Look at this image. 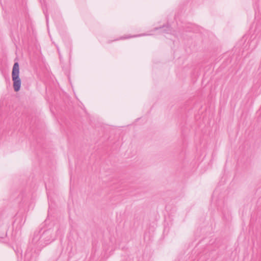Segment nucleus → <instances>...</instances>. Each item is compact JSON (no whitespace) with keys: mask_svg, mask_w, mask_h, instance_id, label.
I'll return each instance as SVG.
<instances>
[{"mask_svg":"<svg viewBox=\"0 0 261 261\" xmlns=\"http://www.w3.org/2000/svg\"><path fill=\"white\" fill-rule=\"evenodd\" d=\"M59 231V228L57 226L55 228H50L44 230L40 236H39L40 232H35L32 242V243L35 244L41 239V241L43 242L45 245L49 244L56 240L57 232Z\"/></svg>","mask_w":261,"mask_h":261,"instance_id":"obj_1","label":"nucleus"},{"mask_svg":"<svg viewBox=\"0 0 261 261\" xmlns=\"http://www.w3.org/2000/svg\"><path fill=\"white\" fill-rule=\"evenodd\" d=\"M19 65L18 62H15L12 67V80L13 87L15 92H18L21 88V81L19 77Z\"/></svg>","mask_w":261,"mask_h":261,"instance_id":"obj_2","label":"nucleus"},{"mask_svg":"<svg viewBox=\"0 0 261 261\" xmlns=\"http://www.w3.org/2000/svg\"><path fill=\"white\" fill-rule=\"evenodd\" d=\"M254 32L255 37L258 36V38H260L261 37V17L256 19Z\"/></svg>","mask_w":261,"mask_h":261,"instance_id":"obj_3","label":"nucleus"},{"mask_svg":"<svg viewBox=\"0 0 261 261\" xmlns=\"http://www.w3.org/2000/svg\"><path fill=\"white\" fill-rule=\"evenodd\" d=\"M156 30H162V32L163 33L166 34H169L171 32V27L170 25L167 24H164L162 25V27H160L159 28H156Z\"/></svg>","mask_w":261,"mask_h":261,"instance_id":"obj_4","label":"nucleus"},{"mask_svg":"<svg viewBox=\"0 0 261 261\" xmlns=\"http://www.w3.org/2000/svg\"><path fill=\"white\" fill-rule=\"evenodd\" d=\"M130 37V36H128V37H122V39H127V38H129Z\"/></svg>","mask_w":261,"mask_h":261,"instance_id":"obj_5","label":"nucleus"},{"mask_svg":"<svg viewBox=\"0 0 261 261\" xmlns=\"http://www.w3.org/2000/svg\"><path fill=\"white\" fill-rule=\"evenodd\" d=\"M45 16H46V21L47 22V21H48V17H47V16L46 15Z\"/></svg>","mask_w":261,"mask_h":261,"instance_id":"obj_6","label":"nucleus"},{"mask_svg":"<svg viewBox=\"0 0 261 261\" xmlns=\"http://www.w3.org/2000/svg\"><path fill=\"white\" fill-rule=\"evenodd\" d=\"M141 35H136V36H134V37H136V36H140Z\"/></svg>","mask_w":261,"mask_h":261,"instance_id":"obj_7","label":"nucleus"}]
</instances>
